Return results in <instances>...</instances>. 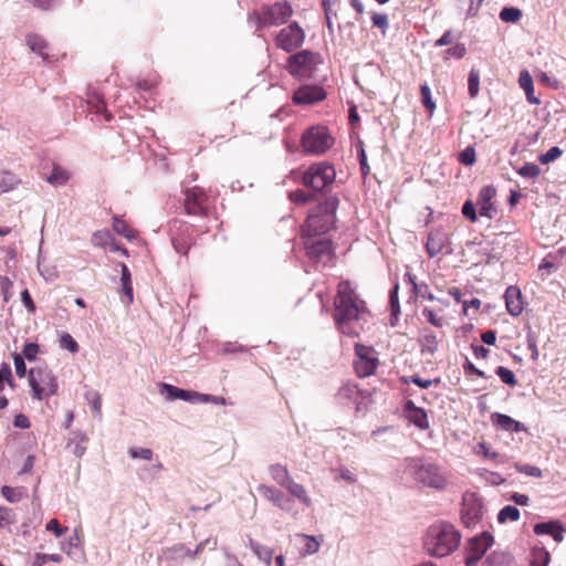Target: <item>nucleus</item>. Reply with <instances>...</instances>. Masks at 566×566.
<instances>
[{
	"instance_id": "obj_21",
	"label": "nucleus",
	"mask_w": 566,
	"mask_h": 566,
	"mask_svg": "<svg viewBox=\"0 0 566 566\" xmlns=\"http://www.w3.org/2000/svg\"><path fill=\"white\" fill-rule=\"evenodd\" d=\"M496 195V189L493 186H485L483 187L478 196V206L480 216L486 217L489 219H492L494 213L496 212V209L494 205L492 203V199Z\"/></svg>"
},
{
	"instance_id": "obj_35",
	"label": "nucleus",
	"mask_w": 566,
	"mask_h": 566,
	"mask_svg": "<svg viewBox=\"0 0 566 566\" xmlns=\"http://www.w3.org/2000/svg\"><path fill=\"white\" fill-rule=\"evenodd\" d=\"M522 18V11L514 7L503 8L500 12V19L504 22L515 23Z\"/></svg>"
},
{
	"instance_id": "obj_57",
	"label": "nucleus",
	"mask_w": 566,
	"mask_h": 566,
	"mask_svg": "<svg viewBox=\"0 0 566 566\" xmlns=\"http://www.w3.org/2000/svg\"><path fill=\"white\" fill-rule=\"evenodd\" d=\"M371 20H373V25L380 29L382 34H385V30L387 27V15L374 13L371 17Z\"/></svg>"
},
{
	"instance_id": "obj_40",
	"label": "nucleus",
	"mask_w": 566,
	"mask_h": 566,
	"mask_svg": "<svg viewBox=\"0 0 566 566\" xmlns=\"http://www.w3.org/2000/svg\"><path fill=\"white\" fill-rule=\"evenodd\" d=\"M495 373L504 384L512 386V387L517 385L515 375L511 369L500 366L496 368Z\"/></svg>"
},
{
	"instance_id": "obj_1",
	"label": "nucleus",
	"mask_w": 566,
	"mask_h": 566,
	"mask_svg": "<svg viewBox=\"0 0 566 566\" xmlns=\"http://www.w3.org/2000/svg\"><path fill=\"white\" fill-rule=\"evenodd\" d=\"M365 304L358 298L348 282L338 284L335 300V322L342 334L358 337L363 331Z\"/></svg>"
},
{
	"instance_id": "obj_11",
	"label": "nucleus",
	"mask_w": 566,
	"mask_h": 566,
	"mask_svg": "<svg viewBox=\"0 0 566 566\" xmlns=\"http://www.w3.org/2000/svg\"><path fill=\"white\" fill-rule=\"evenodd\" d=\"M213 200L210 195L201 187L186 189L184 198V209L189 216H208Z\"/></svg>"
},
{
	"instance_id": "obj_37",
	"label": "nucleus",
	"mask_w": 566,
	"mask_h": 566,
	"mask_svg": "<svg viewBox=\"0 0 566 566\" xmlns=\"http://www.w3.org/2000/svg\"><path fill=\"white\" fill-rule=\"evenodd\" d=\"M422 352L433 354L438 349V339L433 333H426L421 339Z\"/></svg>"
},
{
	"instance_id": "obj_51",
	"label": "nucleus",
	"mask_w": 566,
	"mask_h": 566,
	"mask_svg": "<svg viewBox=\"0 0 566 566\" xmlns=\"http://www.w3.org/2000/svg\"><path fill=\"white\" fill-rule=\"evenodd\" d=\"M421 97H422L423 106L428 111L433 112V109L436 108V105L431 98V92H430V88L428 85L421 86Z\"/></svg>"
},
{
	"instance_id": "obj_39",
	"label": "nucleus",
	"mask_w": 566,
	"mask_h": 566,
	"mask_svg": "<svg viewBox=\"0 0 566 566\" xmlns=\"http://www.w3.org/2000/svg\"><path fill=\"white\" fill-rule=\"evenodd\" d=\"M27 43L33 52H36L41 55L44 54V50L46 49V43L42 38L34 35V34L28 35Z\"/></svg>"
},
{
	"instance_id": "obj_41",
	"label": "nucleus",
	"mask_w": 566,
	"mask_h": 566,
	"mask_svg": "<svg viewBox=\"0 0 566 566\" xmlns=\"http://www.w3.org/2000/svg\"><path fill=\"white\" fill-rule=\"evenodd\" d=\"M480 74L479 71L472 69L469 73L468 88L471 97H475L479 93Z\"/></svg>"
},
{
	"instance_id": "obj_44",
	"label": "nucleus",
	"mask_w": 566,
	"mask_h": 566,
	"mask_svg": "<svg viewBox=\"0 0 566 566\" xmlns=\"http://www.w3.org/2000/svg\"><path fill=\"white\" fill-rule=\"evenodd\" d=\"M112 239V234L108 230H101L93 234L92 242L96 247H104L108 244Z\"/></svg>"
},
{
	"instance_id": "obj_43",
	"label": "nucleus",
	"mask_w": 566,
	"mask_h": 566,
	"mask_svg": "<svg viewBox=\"0 0 566 566\" xmlns=\"http://www.w3.org/2000/svg\"><path fill=\"white\" fill-rule=\"evenodd\" d=\"M563 151L559 147H551L545 154L539 155L538 160L541 164H549L562 156Z\"/></svg>"
},
{
	"instance_id": "obj_46",
	"label": "nucleus",
	"mask_w": 566,
	"mask_h": 566,
	"mask_svg": "<svg viewBox=\"0 0 566 566\" xmlns=\"http://www.w3.org/2000/svg\"><path fill=\"white\" fill-rule=\"evenodd\" d=\"M128 453L132 459H143L150 461L153 459V451L148 448H129Z\"/></svg>"
},
{
	"instance_id": "obj_34",
	"label": "nucleus",
	"mask_w": 566,
	"mask_h": 566,
	"mask_svg": "<svg viewBox=\"0 0 566 566\" xmlns=\"http://www.w3.org/2000/svg\"><path fill=\"white\" fill-rule=\"evenodd\" d=\"M1 494L10 503H17L23 499L24 490L22 488H12L9 485H3L1 488Z\"/></svg>"
},
{
	"instance_id": "obj_4",
	"label": "nucleus",
	"mask_w": 566,
	"mask_h": 566,
	"mask_svg": "<svg viewBox=\"0 0 566 566\" xmlns=\"http://www.w3.org/2000/svg\"><path fill=\"white\" fill-rule=\"evenodd\" d=\"M338 203V198L331 196L312 208L305 223L301 228L302 237L326 235L335 223Z\"/></svg>"
},
{
	"instance_id": "obj_38",
	"label": "nucleus",
	"mask_w": 566,
	"mask_h": 566,
	"mask_svg": "<svg viewBox=\"0 0 566 566\" xmlns=\"http://www.w3.org/2000/svg\"><path fill=\"white\" fill-rule=\"evenodd\" d=\"M520 517V511L517 507L513 506V505H506L504 506L499 515H497V520L499 522L503 523L507 520L510 521H517Z\"/></svg>"
},
{
	"instance_id": "obj_14",
	"label": "nucleus",
	"mask_w": 566,
	"mask_h": 566,
	"mask_svg": "<svg viewBox=\"0 0 566 566\" xmlns=\"http://www.w3.org/2000/svg\"><path fill=\"white\" fill-rule=\"evenodd\" d=\"M170 232L175 250L180 254L187 255L189 249L195 243L192 226L176 219L171 222Z\"/></svg>"
},
{
	"instance_id": "obj_50",
	"label": "nucleus",
	"mask_w": 566,
	"mask_h": 566,
	"mask_svg": "<svg viewBox=\"0 0 566 566\" xmlns=\"http://www.w3.org/2000/svg\"><path fill=\"white\" fill-rule=\"evenodd\" d=\"M14 514L11 509L0 506V528L14 522Z\"/></svg>"
},
{
	"instance_id": "obj_61",
	"label": "nucleus",
	"mask_w": 566,
	"mask_h": 566,
	"mask_svg": "<svg viewBox=\"0 0 566 566\" xmlns=\"http://www.w3.org/2000/svg\"><path fill=\"white\" fill-rule=\"evenodd\" d=\"M93 108L96 114H99V113L104 114V117L107 122H109L113 118L112 114L107 112L106 105L103 101H97L94 104Z\"/></svg>"
},
{
	"instance_id": "obj_60",
	"label": "nucleus",
	"mask_w": 566,
	"mask_h": 566,
	"mask_svg": "<svg viewBox=\"0 0 566 566\" xmlns=\"http://www.w3.org/2000/svg\"><path fill=\"white\" fill-rule=\"evenodd\" d=\"M21 300H22V303L24 304V306L28 308V311L30 313H34L35 304H34V302H33V300H32V297H31V295H30L28 290L22 291Z\"/></svg>"
},
{
	"instance_id": "obj_47",
	"label": "nucleus",
	"mask_w": 566,
	"mask_h": 566,
	"mask_svg": "<svg viewBox=\"0 0 566 566\" xmlns=\"http://www.w3.org/2000/svg\"><path fill=\"white\" fill-rule=\"evenodd\" d=\"M422 315L431 325L436 327H442L444 324V319L441 316H438L437 313L431 308H423Z\"/></svg>"
},
{
	"instance_id": "obj_23",
	"label": "nucleus",
	"mask_w": 566,
	"mask_h": 566,
	"mask_svg": "<svg viewBox=\"0 0 566 566\" xmlns=\"http://www.w3.org/2000/svg\"><path fill=\"white\" fill-rule=\"evenodd\" d=\"M448 243V235L441 230H433L429 233L427 240V252L430 258L438 255Z\"/></svg>"
},
{
	"instance_id": "obj_20",
	"label": "nucleus",
	"mask_w": 566,
	"mask_h": 566,
	"mask_svg": "<svg viewBox=\"0 0 566 566\" xmlns=\"http://www.w3.org/2000/svg\"><path fill=\"white\" fill-rule=\"evenodd\" d=\"M403 415L409 422L415 424L420 430L429 429L428 415L424 409L417 407L412 400L405 403Z\"/></svg>"
},
{
	"instance_id": "obj_5",
	"label": "nucleus",
	"mask_w": 566,
	"mask_h": 566,
	"mask_svg": "<svg viewBox=\"0 0 566 566\" xmlns=\"http://www.w3.org/2000/svg\"><path fill=\"white\" fill-rule=\"evenodd\" d=\"M293 14V8L286 0L276 1L272 4H264L248 14V21L255 27L256 31L279 27L287 22Z\"/></svg>"
},
{
	"instance_id": "obj_18",
	"label": "nucleus",
	"mask_w": 566,
	"mask_h": 566,
	"mask_svg": "<svg viewBox=\"0 0 566 566\" xmlns=\"http://www.w3.org/2000/svg\"><path fill=\"white\" fill-rule=\"evenodd\" d=\"M160 392L167 394L168 400H176L181 399L185 401H200V402H209L210 395L199 394L197 391H190L185 390L181 388H178L176 386L161 382L160 385Z\"/></svg>"
},
{
	"instance_id": "obj_29",
	"label": "nucleus",
	"mask_w": 566,
	"mask_h": 566,
	"mask_svg": "<svg viewBox=\"0 0 566 566\" xmlns=\"http://www.w3.org/2000/svg\"><path fill=\"white\" fill-rule=\"evenodd\" d=\"M269 472L272 479L283 488H285L293 480L287 468L282 464L270 465Z\"/></svg>"
},
{
	"instance_id": "obj_2",
	"label": "nucleus",
	"mask_w": 566,
	"mask_h": 566,
	"mask_svg": "<svg viewBox=\"0 0 566 566\" xmlns=\"http://www.w3.org/2000/svg\"><path fill=\"white\" fill-rule=\"evenodd\" d=\"M461 533L450 523L430 525L423 536V548L432 557H446L458 549Z\"/></svg>"
},
{
	"instance_id": "obj_9",
	"label": "nucleus",
	"mask_w": 566,
	"mask_h": 566,
	"mask_svg": "<svg viewBox=\"0 0 566 566\" xmlns=\"http://www.w3.org/2000/svg\"><path fill=\"white\" fill-rule=\"evenodd\" d=\"M335 169L327 163H316L311 165L302 175L304 186L315 191H321L335 180Z\"/></svg>"
},
{
	"instance_id": "obj_59",
	"label": "nucleus",
	"mask_w": 566,
	"mask_h": 566,
	"mask_svg": "<svg viewBox=\"0 0 566 566\" xmlns=\"http://www.w3.org/2000/svg\"><path fill=\"white\" fill-rule=\"evenodd\" d=\"M462 213L463 216L471 220V221H475L476 220V212H475V207L474 205L471 202V201H467L463 207H462Z\"/></svg>"
},
{
	"instance_id": "obj_62",
	"label": "nucleus",
	"mask_w": 566,
	"mask_h": 566,
	"mask_svg": "<svg viewBox=\"0 0 566 566\" xmlns=\"http://www.w3.org/2000/svg\"><path fill=\"white\" fill-rule=\"evenodd\" d=\"M13 423L17 428L21 429H28L30 427V421L23 413L17 415Z\"/></svg>"
},
{
	"instance_id": "obj_49",
	"label": "nucleus",
	"mask_w": 566,
	"mask_h": 566,
	"mask_svg": "<svg viewBox=\"0 0 566 566\" xmlns=\"http://www.w3.org/2000/svg\"><path fill=\"white\" fill-rule=\"evenodd\" d=\"M45 528L49 532H53L55 537H61L67 532V527L62 526L56 518L50 520L46 523Z\"/></svg>"
},
{
	"instance_id": "obj_3",
	"label": "nucleus",
	"mask_w": 566,
	"mask_h": 566,
	"mask_svg": "<svg viewBox=\"0 0 566 566\" xmlns=\"http://www.w3.org/2000/svg\"><path fill=\"white\" fill-rule=\"evenodd\" d=\"M405 462V473L421 486L442 491L449 485V474L440 465L417 458H408Z\"/></svg>"
},
{
	"instance_id": "obj_45",
	"label": "nucleus",
	"mask_w": 566,
	"mask_h": 566,
	"mask_svg": "<svg viewBox=\"0 0 566 566\" xmlns=\"http://www.w3.org/2000/svg\"><path fill=\"white\" fill-rule=\"evenodd\" d=\"M517 172H518V175H521L522 177H525V178H536L539 175L541 169L537 165L527 163V164L523 165L517 170Z\"/></svg>"
},
{
	"instance_id": "obj_12",
	"label": "nucleus",
	"mask_w": 566,
	"mask_h": 566,
	"mask_svg": "<svg viewBox=\"0 0 566 566\" xmlns=\"http://www.w3.org/2000/svg\"><path fill=\"white\" fill-rule=\"evenodd\" d=\"M493 536L488 532L471 537L464 547V564L467 566H475L493 545Z\"/></svg>"
},
{
	"instance_id": "obj_32",
	"label": "nucleus",
	"mask_w": 566,
	"mask_h": 566,
	"mask_svg": "<svg viewBox=\"0 0 566 566\" xmlns=\"http://www.w3.org/2000/svg\"><path fill=\"white\" fill-rule=\"evenodd\" d=\"M297 537L303 542V554H314L318 552L321 543L315 536L300 534Z\"/></svg>"
},
{
	"instance_id": "obj_26",
	"label": "nucleus",
	"mask_w": 566,
	"mask_h": 566,
	"mask_svg": "<svg viewBox=\"0 0 566 566\" xmlns=\"http://www.w3.org/2000/svg\"><path fill=\"white\" fill-rule=\"evenodd\" d=\"M22 180L10 170L0 169V195L18 189Z\"/></svg>"
},
{
	"instance_id": "obj_28",
	"label": "nucleus",
	"mask_w": 566,
	"mask_h": 566,
	"mask_svg": "<svg viewBox=\"0 0 566 566\" xmlns=\"http://www.w3.org/2000/svg\"><path fill=\"white\" fill-rule=\"evenodd\" d=\"M285 489L293 497L297 499L303 505H305L306 507L312 506V504H313L312 499L310 497V495L307 494V491L305 490V488L302 484L296 483L294 480H292L285 486Z\"/></svg>"
},
{
	"instance_id": "obj_10",
	"label": "nucleus",
	"mask_w": 566,
	"mask_h": 566,
	"mask_svg": "<svg viewBox=\"0 0 566 566\" xmlns=\"http://www.w3.org/2000/svg\"><path fill=\"white\" fill-rule=\"evenodd\" d=\"M306 255L316 263L327 264L334 258L333 242L327 235L302 237Z\"/></svg>"
},
{
	"instance_id": "obj_64",
	"label": "nucleus",
	"mask_w": 566,
	"mask_h": 566,
	"mask_svg": "<svg viewBox=\"0 0 566 566\" xmlns=\"http://www.w3.org/2000/svg\"><path fill=\"white\" fill-rule=\"evenodd\" d=\"M465 52H467V50L463 44H457L448 50L449 54H451L458 59H461L465 54Z\"/></svg>"
},
{
	"instance_id": "obj_22",
	"label": "nucleus",
	"mask_w": 566,
	"mask_h": 566,
	"mask_svg": "<svg viewBox=\"0 0 566 566\" xmlns=\"http://www.w3.org/2000/svg\"><path fill=\"white\" fill-rule=\"evenodd\" d=\"M504 297L507 312L512 316H518L524 308L521 290L517 286L511 285L506 289Z\"/></svg>"
},
{
	"instance_id": "obj_8",
	"label": "nucleus",
	"mask_w": 566,
	"mask_h": 566,
	"mask_svg": "<svg viewBox=\"0 0 566 566\" xmlns=\"http://www.w3.org/2000/svg\"><path fill=\"white\" fill-rule=\"evenodd\" d=\"M29 385L33 392V398L42 400L53 396L57 391V381L53 373L48 367H35L29 371Z\"/></svg>"
},
{
	"instance_id": "obj_25",
	"label": "nucleus",
	"mask_w": 566,
	"mask_h": 566,
	"mask_svg": "<svg viewBox=\"0 0 566 566\" xmlns=\"http://www.w3.org/2000/svg\"><path fill=\"white\" fill-rule=\"evenodd\" d=\"M491 420L493 424L509 432H520L525 430V426L522 422L511 418L507 415L494 412L491 416Z\"/></svg>"
},
{
	"instance_id": "obj_48",
	"label": "nucleus",
	"mask_w": 566,
	"mask_h": 566,
	"mask_svg": "<svg viewBox=\"0 0 566 566\" xmlns=\"http://www.w3.org/2000/svg\"><path fill=\"white\" fill-rule=\"evenodd\" d=\"M459 160L465 166H471L475 163V149L472 146L467 147L459 154Z\"/></svg>"
},
{
	"instance_id": "obj_6",
	"label": "nucleus",
	"mask_w": 566,
	"mask_h": 566,
	"mask_svg": "<svg viewBox=\"0 0 566 566\" xmlns=\"http://www.w3.org/2000/svg\"><path fill=\"white\" fill-rule=\"evenodd\" d=\"M334 142L327 127L316 125L304 130L301 137V147L308 155L319 156L331 149Z\"/></svg>"
},
{
	"instance_id": "obj_52",
	"label": "nucleus",
	"mask_w": 566,
	"mask_h": 566,
	"mask_svg": "<svg viewBox=\"0 0 566 566\" xmlns=\"http://www.w3.org/2000/svg\"><path fill=\"white\" fill-rule=\"evenodd\" d=\"M13 363L15 367V374L18 377L23 378L27 375V366L24 358L20 354L13 355Z\"/></svg>"
},
{
	"instance_id": "obj_19",
	"label": "nucleus",
	"mask_w": 566,
	"mask_h": 566,
	"mask_svg": "<svg viewBox=\"0 0 566 566\" xmlns=\"http://www.w3.org/2000/svg\"><path fill=\"white\" fill-rule=\"evenodd\" d=\"M258 491L264 499L271 501L279 509L285 511L291 510L293 501L289 496H286L281 490L274 486L260 484L258 486Z\"/></svg>"
},
{
	"instance_id": "obj_55",
	"label": "nucleus",
	"mask_w": 566,
	"mask_h": 566,
	"mask_svg": "<svg viewBox=\"0 0 566 566\" xmlns=\"http://www.w3.org/2000/svg\"><path fill=\"white\" fill-rule=\"evenodd\" d=\"M311 196L302 189H296L290 192V199L295 203H305L310 200Z\"/></svg>"
},
{
	"instance_id": "obj_30",
	"label": "nucleus",
	"mask_w": 566,
	"mask_h": 566,
	"mask_svg": "<svg viewBox=\"0 0 566 566\" xmlns=\"http://www.w3.org/2000/svg\"><path fill=\"white\" fill-rule=\"evenodd\" d=\"M113 230L127 239H134L136 237L135 230H133L129 224L119 217L113 218Z\"/></svg>"
},
{
	"instance_id": "obj_56",
	"label": "nucleus",
	"mask_w": 566,
	"mask_h": 566,
	"mask_svg": "<svg viewBox=\"0 0 566 566\" xmlns=\"http://www.w3.org/2000/svg\"><path fill=\"white\" fill-rule=\"evenodd\" d=\"M32 7L48 11L51 10L54 6V0H27Z\"/></svg>"
},
{
	"instance_id": "obj_42",
	"label": "nucleus",
	"mask_w": 566,
	"mask_h": 566,
	"mask_svg": "<svg viewBox=\"0 0 566 566\" xmlns=\"http://www.w3.org/2000/svg\"><path fill=\"white\" fill-rule=\"evenodd\" d=\"M60 345L62 348L67 349L72 354L77 353L80 349L77 342L69 333H63L61 335Z\"/></svg>"
},
{
	"instance_id": "obj_53",
	"label": "nucleus",
	"mask_w": 566,
	"mask_h": 566,
	"mask_svg": "<svg viewBox=\"0 0 566 566\" xmlns=\"http://www.w3.org/2000/svg\"><path fill=\"white\" fill-rule=\"evenodd\" d=\"M516 469L518 472L524 473L528 476L541 478L543 474L542 470L538 467L531 464L517 465Z\"/></svg>"
},
{
	"instance_id": "obj_36",
	"label": "nucleus",
	"mask_w": 566,
	"mask_h": 566,
	"mask_svg": "<svg viewBox=\"0 0 566 566\" xmlns=\"http://www.w3.org/2000/svg\"><path fill=\"white\" fill-rule=\"evenodd\" d=\"M251 546L258 557L269 566L273 558V551L258 543H252Z\"/></svg>"
},
{
	"instance_id": "obj_15",
	"label": "nucleus",
	"mask_w": 566,
	"mask_h": 566,
	"mask_svg": "<svg viewBox=\"0 0 566 566\" xmlns=\"http://www.w3.org/2000/svg\"><path fill=\"white\" fill-rule=\"evenodd\" d=\"M305 40V33L297 22H292L280 30L275 36V44L283 51L291 53L298 49Z\"/></svg>"
},
{
	"instance_id": "obj_58",
	"label": "nucleus",
	"mask_w": 566,
	"mask_h": 566,
	"mask_svg": "<svg viewBox=\"0 0 566 566\" xmlns=\"http://www.w3.org/2000/svg\"><path fill=\"white\" fill-rule=\"evenodd\" d=\"M0 378H6V382L10 387H14L13 378H12V371L8 364L3 363L0 367Z\"/></svg>"
},
{
	"instance_id": "obj_63",
	"label": "nucleus",
	"mask_w": 566,
	"mask_h": 566,
	"mask_svg": "<svg viewBox=\"0 0 566 566\" xmlns=\"http://www.w3.org/2000/svg\"><path fill=\"white\" fill-rule=\"evenodd\" d=\"M473 354L479 359H485L490 350L482 345H472Z\"/></svg>"
},
{
	"instance_id": "obj_33",
	"label": "nucleus",
	"mask_w": 566,
	"mask_h": 566,
	"mask_svg": "<svg viewBox=\"0 0 566 566\" xmlns=\"http://www.w3.org/2000/svg\"><path fill=\"white\" fill-rule=\"evenodd\" d=\"M69 179V172L59 166H55L52 170V174L46 178L48 182L54 186L65 185Z\"/></svg>"
},
{
	"instance_id": "obj_7",
	"label": "nucleus",
	"mask_w": 566,
	"mask_h": 566,
	"mask_svg": "<svg viewBox=\"0 0 566 566\" xmlns=\"http://www.w3.org/2000/svg\"><path fill=\"white\" fill-rule=\"evenodd\" d=\"M322 63L319 53L310 50H302L287 57L286 70L297 78H310L316 71L317 65Z\"/></svg>"
},
{
	"instance_id": "obj_13",
	"label": "nucleus",
	"mask_w": 566,
	"mask_h": 566,
	"mask_svg": "<svg viewBox=\"0 0 566 566\" xmlns=\"http://www.w3.org/2000/svg\"><path fill=\"white\" fill-rule=\"evenodd\" d=\"M355 355L354 368L357 376L367 377L374 374L379 364L376 350L373 347L356 344Z\"/></svg>"
},
{
	"instance_id": "obj_31",
	"label": "nucleus",
	"mask_w": 566,
	"mask_h": 566,
	"mask_svg": "<svg viewBox=\"0 0 566 566\" xmlns=\"http://www.w3.org/2000/svg\"><path fill=\"white\" fill-rule=\"evenodd\" d=\"M120 266H122L120 281H122L123 292H124L125 296L127 297L128 303H132L133 302V285H132L130 272L125 263H122Z\"/></svg>"
},
{
	"instance_id": "obj_24",
	"label": "nucleus",
	"mask_w": 566,
	"mask_h": 566,
	"mask_svg": "<svg viewBox=\"0 0 566 566\" xmlns=\"http://www.w3.org/2000/svg\"><path fill=\"white\" fill-rule=\"evenodd\" d=\"M534 533L536 535H551L557 543H560L564 539L565 528L559 522L551 521L536 524Z\"/></svg>"
},
{
	"instance_id": "obj_17",
	"label": "nucleus",
	"mask_w": 566,
	"mask_h": 566,
	"mask_svg": "<svg viewBox=\"0 0 566 566\" xmlns=\"http://www.w3.org/2000/svg\"><path fill=\"white\" fill-rule=\"evenodd\" d=\"M326 98V92L318 85H303L298 87L292 101L295 105H311Z\"/></svg>"
},
{
	"instance_id": "obj_54",
	"label": "nucleus",
	"mask_w": 566,
	"mask_h": 566,
	"mask_svg": "<svg viewBox=\"0 0 566 566\" xmlns=\"http://www.w3.org/2000/svg\"><path fill=\"white\" fill-rule=\"evenodd\" d=\"M39 353V345L35 343H28L24 345L22 354L23 358H27L28 360L35 359L36 355Z\"/></svg>"
},
{
	"instance_id": "obj_16",
	"label": "nucleus",
	"mask_w": 566,
	"mask_h": 566,
	"mask_svg": "<svg viewBox=\"0 0 566 566\" xmlns=\"http://www.w3.org/2000/svg\"><path fill=\"white\" fill-rule=\"evenodd\" d=\"M482 516V502L474 494L464 496L461 510L462 524L469 528L473 527L481 521Z\"/></svg>"
},
{
	"instance_id": "obj_27",
	"label": "nucleus",
	"mask_w": 566,
	"mask_h": 566,
	"mask_svg": "<svg viewBox=\"0 0 566 566\" xmlns=\"http://www.w3.org/2000/svg\"><path fill=\"white\" fill-rule=\"evenodd\" d=\"M518 84L524 90L527 101L533 105H538L541 101L534 96V85L531 74L527 71H522L518 77Z\"/></svg>"
}]
</instances>
